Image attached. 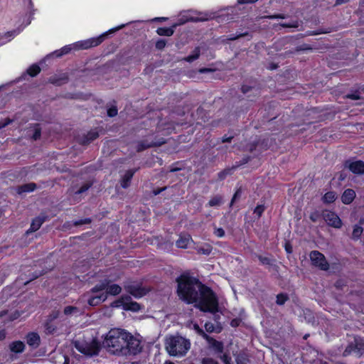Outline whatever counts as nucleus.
Listing matches in <instances>:
<instances>
[{"instance_id": "f257e3e1", "label": "nucleus", "mask_w": 364, "mask_h": 364, "mask_svg": "<svg viewBox=\"0 0 364 364\" xmlns=\"http://www.w3.org/2000/svg\"><path fill=\"white\" fill-rule=\"evenodd\" d=\"M176 282L177 296L185 304H193L203 313L215 314L219 311V301L215 292L189 271L181 273L176 279Z\"/></svg>"}, {"instance_id": "f03ea898", "label": "nucleus", "mask_w": 364, "mask_h": 364, "mask_svg": "<svg viewBox=\"0 0 364 364\" xmlns=\"http://www.w3.org/2000/svg\"><path fill=\"white\" fill-rule=\"evenodd\" d=\"M103 343L107 350L115 355H136L143 348L140 339L120 328H111L107 333Z\"/></svg>"}, {"instance_id": "7ed1b4c3", "label": "nucleus", "mask_w": 364, "mask_h": 364, "mask_svg": "<svg viewBox=\"0 0 364 364\" xmlns=\"http://www.w3.org/2000/svg\"><path fill=\"white\" fill-rule=\"evenodd\" d=\"M126 24H122L120 26H118L117 27L112 28L107 31L103 33L102 34L100 35L99 36L90 38L87 40L78 41L76 43L73 45H67L63 47L61 49L55 50L53 55H54L55 57L59 58L64 55L68 54L71 52L73 49L79 50V49H89L93 47H96L99 45H100L105 39L106 38L112 33H114V32L119 31L124 28Z\"/></svg>"}, {"instance_id": "20e7f679", "label": "nucleus", "mask_w": 364, "mask_h": 364, "mask_svg": "<svg viewBox=\"0 0 364 364\" xmlns=\"http://www.w3.org/2000/svg\"><path fill=\"white\" fill-rule=\"evenodd\" d=\"M166 349L170 355L184 356L191 348V342L180 335L171 336L166 340Z\"/></svg>"}, {"instance_id": "39448f33", "label": "nucleus", "mask_w": 364, "mask_h": 364, "mask_svg": "<svg viewBox=\"0 0 364 364\" xmlns=\"http://www.w3.org/2000/svg\"><path fill=\"white\" fill-rule=\"evenodd\" d=\"M75 348L80 353L92 357L99 354L101 350V345L97 339L94 338L90 342L76 341L75 343Z\"/></svg>"}, {"instance_id": "423d86ee", "label": "nucleus", "mask_w": 364, "mask_h": 364, "mask_svg": "<svg viewBox=\"0 0 364 364\" xmlns=\"http://www.w3.org/2000/svg\"><path fill=\"white\" fill-rule=\"evenodd\" d=\"M208 20V18L206 17H189V16H183L182 17H181L178 20V22L174 23L172 26L171 27H160V28H158L157 30H156V33L159 35V36H171L173 33H174V29L178 26H180V25H183L184 23H186V22H189V21H191V22H199V21H206Z\"/></svg>"}, {"instance_id": "0eeeda50", "label": "nucleus", "mask_w": 364, "mask_h": 364, "mask_svg": "<svg viewBox=\"0 0 364 364\" xmlns=\"http://www.w3.org/2000/svg\"><path fill=\"white\" fill-rule=\"evenodd\" d=\"M166 143V140L164 137L148 136L145 139L137 141L136 150L137 152H141L147 149L160 146Z\"/></svg>"}, {"instance_id": "6e6552de", "label": "nucleus", "mask_w": 364, "mask_h": 364, "mask_svg": "<svg viewBox=\"0 0 364 364\" xmlns=\"http://www.w3.org/2000/svg\"><path fill=\"white\" fill-rule=\"evenodd\" d=\"M311 264L321 270L329 269V264L323 254L318 250H313L309 254Z\"/></svg>"}, {"instance_id": "1a4fd4ad", "label": "nucleus", "mask_w": 364, "mask_h": 364, "mask_svg": "<svg viewBox=\"0 0 364 364\" xmlns=\"http://www.w3.org/2000/svg\"><path fill=\"white\" fill-rule=\"evenodd\" d=\"M124 289L127 293L129 294V296H132L136 299H140L145 295H146L149 289L143 287L142 284H127L124 285Z\"/></svg>"}, {"instance_id": "9d476101", "label": "nucleus", "mask_w": 364, "mask_h": 364, "mask_svg": "<svg viewBox=\"0 0 364 364\" xmlns=\"http://www.w3.org/2000/svg\"><path fill=\"white\" fill-rule=\"evenodd\" d=\"M322 218L330 227L339 229L343 225L341 219L334 211L328 210H323Z\"/></svg>"}, {"instance_id": "9b49d317", "label": "nucleus", "mask_w": 364, "mask_h": 364, "mask_svg": "<svg viewBox=\"0 0 364 364\" xmlns=\"http://www.w3.org/2000/svg\"><path fill=\"white\" fill-rule=\"evenodd\" d=\"M343 165L345 168H348L353 174H364V161L362 160L352 161L348 159L344 161Z\"/></svg>"}, {"instance_id": "f8f14e48", "label": "nucleus", "mask_w": 364, "mask_h": 364, "mask_svg": "<svg viewBox=\"0 0 364 364\" xmlns=\"http://www.w3.org/2000/svg\"><path fill=\"white\" fill-rule=\"evenodd\" d=\"M178 125V123H175L173 122H159L156 127V131L161 135L168 136L173 132H175L176 126Z\"/></svg>"}, {"instance_id": "ddd939ff", "label": "nucleus", "mask_w": 364, "mask_h": 364, "mask_svg": "<svg viewBox=\"0 0 364 364\" xmlns=\"http://www.w3.org/2000/svg\"><path fill=\"white\" fill-rule=\"evenodd\" d=\"M48 220V216L45 213H41V214L34 218L32 220L29 229L26 231V234L28 235L30 233L34 232L40 229L41 225L46 220Z\"/></svg>"}, {"instance_id": "4468645a", "label": "nucleus", "mask_w": 364, "mask_h": 364, "mask_svg": "<svg viewBox=\"0 0 364 364\" xmlns=\"http://www.w3.org/2000/svg\"><path fill=\"white\" fill-rule=\"evenodd\" d=\"M203 336L206 338L210 348L213 350L215 354H221L223 353L224 344L222 341H217L216 339L208 336L204 332H203Z\"/></svg>"}, {"instance_id": "2eb2a0df", "label": "nucleus", "mask_w": 364, "mask_h": 364, "mask_svg": "<svg viewBox=\"0 0 364 364\" xmlns=\"http://www.w3.org/2000/svg\"><path fill=\"white\" fill-rule=\"evenodd\" d=\"M192 117L197 124L201 125L203 123L208 122L209 119V114L204 108L199 107L196 109V113L192 114Z\"/></svg>"}, {"instance_id": "dca6fc26", "label": "nucleus", "mask_w": 364, "mask_h": 364, "mask_svg": "<svg viewBox=\"0 0 364 364\" xmlns=\"http://www.w3.org/2000/svg\"><path fill=\"white\" fill-rule=\"evenodd\" d=\"M99 137V132L96 129L89 131L86 134H83L78 139L81 145H87Z\"/></svg>"}, {"instance_id": "f3484780", "label": "nucleus", "mask_w": 364, "mask_h": 364, "mask_svg": "<svg viewBox=\"0 0 364 364\" xmlns=\"http://www.w3.org/2000/svg\"><path fill=\"white\" fill-rule=\"evenodd\" d=\"M26 343L33 349L37 348L41 344V338L36 332H29L26 336Z\"/></svg>"}, {"instance_id": "a211bd4d", "label": "nucleus", "mask_w": 364, "mask_h": 364, "mask_svg": "<svg viewBox=\"0 0 364 364\" xmlns=\"http://www.w3.org/2000/svg\"><path fill=\"white\" fill-rule=\"evenodd\" d=\"M69 80L68 75L67 73H62L59 75H54L49 77L48 82L55 86H61L67 83Z\"/></svg>"}, {"instance_id": "6ab92c4d", "label": "nucleus", "mask_w": 364, "mask_h": 364, "mask_svg": "<svg viewBox=\"0 0 364 364\" xmlns=\"http://www.w3.org/2000/svg\"><path fill=\"white\" fill-rule=\"evenodd\" d=\"M136 171L137 168H132L125 172L120 181V185L123 188H127L130 186L132 179Z\"/></svg>"}, {"instance_id": "aec40b11", "label": "nucleus", "mask_w": 364, "mask_h": 364, "mask_svg": "<svg viewBox=\"0 0 364 364\" xmlns=\"http://www.w3.org/2000/svg\"><path fill=\"white\" fill-rule=\"evenodd\" d=\"M356 196L355 191L351 188L346 189L341 195V202L345 205L350 204Z\"/></svg>"}, {"instance_id": "412c9836", "label": "nucleus", "mask_w": 364, "mask_h": 364, "mask_svg": "<svg viewBox=\"0 0 364 364\" xmlns=\"http://www.w3.org/2000/svg\"><path fill=\"white\" fill-rule=\"evenodd\" d=\"M111 280L108 278H105L102 280H100L97 284H96L94 287H92L90 291V293L95 294L100 292L103 290L107 291V285L111 283Z\"/></svg>"}, {"instance_id": "4be33fe9", "label": "nucleus", "mask_w": 364, "mask_h": 364, "mask_svg": "<svg viewBox=\"0 0 364 364\" xmlns=\"http://www.w3.org/2000/svg\"><path fill=\"white\" fill-rule=\"evenodd\" d=\"M111 280L108 278H105L102 280H100L97 284H96L94 287H92L90 291V293L95 294L100 292L103 290L107 291V285L111 283Z\"/></svg>"}, {"instance_id": "5701e85b", "label": "nucleus", "mask_w": 364, "mask_h": 364, "mask_svg": "<svg viewBox=\"0 0 364 364\" xmlns=\"http://www.w3.org/2000/svg\"><path fill=\"white\" fill-rule=\"evenodd\" d=\"M9 348L12 353H21L24 351L26 346L21 341H15L9 343Z\"/></svg>"}, {"instance_id": "b1692460", "label": "nucleus", "mask_w": 364, "mask_h": 364, "mask_svg": "<svg viewBox=\"0 0 364 364\" xmlns=\"http://www.w3.org/2000/svg\"><path fill=\"white\" fill-rule=\"evenodd\" d=\"M107 300V295L102 293L100 295L91 296L87 299V304L90 306H97Z\"/></svg>"}, {"instance_id": "393cba45", "label": "nucleus", "mask_w": 364, "mask_h": 364, "mask_svg": "<svg viewBox=\"0 0 364 364\" xmlns=\"http://www.w3.org/2000/svg\"><path fill=\"white\" fill-rule=\"evenodd\" d=\"M122 291V287L117 284H109L107 285V291L105 293H104L105 295H107V297L108 296H117L119 295Z\"/></svg>"}, {"instance_id": "a878e982", "label": "nucleus", "mask_w": 364, "mask_h": 364, "mask_svg": "<svg viewBox=\"0 0 364 364\" xmlns=\"http://www.w3.org/2000/svg\"><path fill=\"white\" fill-rule=\"evenodd\" d=\"M191 240L190 235H180L179 238L176 242V245L178 248L186 249Z\"/></svg>"}, {"instance_id": "bb28decb", "label": "nucleus", "mask_w": 364, "mask_h": 364, "mask_svg": "<svg viewBox=\"0 0 364 364\" xmlns=\"http://www.w3.org/2000/svg\"><path fill=\"white\" fill-rule=\"evenodd\" d=\"M257 258L262 265L273 267L274 268H278V266L275 264L276 260L273 257H264L261 255H256Z\"/></svg>"}, {"instance_id": "cd10ccee", "label": "nucleus", "mask_w": 364, "mask_h": 364, "mask_svg": "<svg viewBox=\"0 0 364 364\" xmlns=\"http://www.w3.org/2000/svg\"><path fill=\"white\" fill-rule=\"evenodd\" d=\"M141 305L134 301H132V299L128 301H125V304L124 306V311H130L132 312H138L141 310Z\"/></svg>"}, {"instance_id": "c85d7f7f", "label": "nucleus", "mask_w": 364, "mask_h": 364, "mask_svg": "<svg viewBox=\"0 0 364 364\" xmlns=\"http://www.w3.org/2000/svg\"><path fill=\"white\" fill-rule=\"evenodd\" d=\"M37 188V185L35 183H28L18 186L17 193L22 194L23 193H31L35 191Z\"/></svg>"}, {"instance_id": "c756f323", "label": "nucleus", "mask_w": 364, "mask_h": 364, "mask_svg": "<svg viewBox=\"0 0 364 364\" xmlns=\"http://www.w3.org/2000/svg\"><path fill=\"white\" fill-rule=\"evenodd\" d=\"M131 299V296L127 294L122 295L119 299L112 301L110 304V306L112 308H120L122 307L124 309V306L125 304V301H128Z\"/></svg>"}, {"instance_id": "7c9ffc66", "label": "nucleus", "mask_w": 364, "mask_h": 364, "mask_svg": "<svg viewBox=\"0 0 364 364\" xmlns=\"http://www.w3.org/2000/svg\"><path fill=\"white\" fill-rule=\"evenodd\" d=\"M41 69L40 66L38 64L34 63V64H32L31 65H30L27 68L26 74L32 77H34L37 76L41 73Z\"/></svg>"}, {"instance_id": "2f4dec72", "label": "nucleus", "mask_w": 364, "mask_h": 364, "mask_svg": "<svg viewBox=\"0 0 364 364\" xmlns=\"http://www.w3.org/2000/svg\"><path fill=\"white\" fill-rule=\"evenodd\" d=\"M336 198V193L334 191H328L322 197V200L326 204H331L333 203Z\"/></svg>"}, {"instance_id": "473e14b6", "label": "nucleus", "mask_w": 364, "mask_h": 364, "mask_svg": "<svg viewBox=\"0 0 364 364\" xmlns=\"http://www.w3.org/2000/svg\"><path fill=\"white\" fill-rule=\"evenodd\" d=\"M200 55V48L199 46H197L194 48L192 53L186 58H184V60L188 63H192L199 58Z\"/></svg>"}, {"instance_id": "72a5a7b5", "label": "nucleus", "mask_w": 364, "mask_h": 364, "mask_svg": "<svg viewBox=\"0 0 364 364\" xmlns=\"http://www.w3.org/2000/svg\"><path fill=\"white\" fill-rule=\"evenodd\" d=\"M363 232V228L359 225H355L352 232V239L353 240H358Z\"/></svg>"}, {"instance_id": "f704fd0d", "label": "nucleus", "mask_w": 364, "mask_h": 364, "mask_svg": "<svg viewBox=\"0 0 364 364\" xmlns=\"http://www.w3.org/2000/svg\"><path fill=\"white\" fill-rule=\"evenodd\" d=\"M213 251V247L210 244H204L203 246L197 248V252L199 254L204 255H209Z\"/></svg>"}, {"instance_id": "c9c22d12", "label": "nucleus", "mask_w": 364, "mask_h": 364, "mask_svg": "<svg viewBox=\"0 0 364 364\" xmlns=\"http://www.w3.org/2000/svg\"><path fill=\"white\" fill-rule=\"evenodd\" d=\"M44 328L46 333L48 334H53L57 330V326L53 323V321L46 320Z\"/></svg>"}, {"instance_id": "e433bc0d", "label": "nucleus", "mask_w": 364, "mask_h": 364, "mask_svg": "<svg viewBox=\"0 0 364 364\" xmlns=\"http://www.w3.org/2000/svg\"><path fill=\"white\" fill-rule=\"evenodd\" d=\"M223 203V197L220 195H217L210 198L208 203V205L210 207L219 206Z\"/></svg>"}, {"instance_id": "4c0bfd02", "label": "nucleus", "mask_w": 364, "mask_h": 364, "mask_svg": "<svg viewBox=\"0 0 364 364\" xmlns=\"http://www.w3.org/2000/svg\"><path fill=\"white\" fill-rule=\"evenodd\" d=\"M289 296L286 293H279L277 295L276 297V303L277 305L282 306L284 305L288 300Z\"/></svg>"}, {"instance_id": "58836bf2", "label": "nucleus", "mask_w": 364, "mask_h": 364, "mask_svg": "<svg viewBox=\"0 0 364 364\" xmlns=\"http://www.w3.org/2000/svg\"><path fill=\"white\" fill-rule=\"evenodd\" d=\"M41 136V127L39 124L34 125V129L31 139L34 141L39 139Z\"/></svg>"}, {"instance_id": "ea45409f", "label": "nucleus", "mask_w": 364, "mask_h": 364, "mask_svg": "<svg viewBox=\"0 0 364 364\" xmlns=\"http://www.w3.org/2000/svg\"><path fill=\"white\" fill-rule=\"evenodd\" d=\"M114 105L107 107V116L109 117H116L118 114V109L116 105V102L114 101Z\"/></svg>"}, {"instance_id": "a19ab883", "label": "nucleus", "mask_w": 364, "mask_h": 364, "mask_svg": "<svg viewBox=\"0 0 364 364\" xmlns=\"http://www.w3.org/2000/svg\"><path fill=\"white\" fill-rule=\"evenodd\" d=\"M259 141V151L260 152L263 151H266L269 149V139H263L262 140L259 139L257 140Z\"/></svg>"}, {"instance_id": "79ce46f5", "label": "nucleus", "mask_w": 364, "mask_h": 364, "mask_svg": "<svg viewBox=\"0 0 364 364\" xmlns=\"http://www.w3.org/2000/svg\"><path fill=\"white\" fill-rule=\"evenodd\" d=\"M78 311V308L73 306H67L64 308L63 310V313L66 316L70 315L73 313H77Z\"/></svg>"}, {"instance_id": "37998d69", "label": "nucleus", "mask_w": 364, "mask_h": 364, "mask_svg": "<svg viewBox=\"0 0 364 364\" xmlns=\"http://www.w3.org/2000/svg\"><path fill=\"white\" fill-rule=\"evenodd\" d=\"M258 146H259V141H254L248 143L246 145L245 150L250 151V153H252L254 151H255L257 149Z\"/></svg>"}, {"instance_id": "c03bdc74", "label": "nucleus", "mask_w": 364, "mask_h": 364, "mask_svg": "<svg viewBox=\"0 0 364 364\" xmlns=\"http://www.w3.org/2000/svg\"><path fill=\"white\" fill-rule=\"evenodd\" d=\"M232 173V169L225 168L218 173V178L220 181L224 180L228 175H230Z\"/></svg>"}, {"instance_id": "a18cd8bd", "label": "nucleus", "mask_w": 364, "mask_h": 364, "mask_svg": "<svg viewBox=\"0 0 364 364\" xmlns=\"http://www.w3.org/2000/svg\"><path fill=\"white\" fill-rule=\"evenodd\" d=\"M264 205H257L253 213L257 215V218H259L265 210Z\"/></svg>"}, {"instance_id": "49530a36", "label": "nucleus", "mask_w": 364, "mask_h": 364, "mask_svg": "<svg viewBox=\"0 0 364 364\" xmlns=\"http://www.w3.org/2000/svg\"><path fill=\"white\" fill-rule=\"evenodd\" d=\"M249 33L248 32H245V33H230L229 36H228V40L230 41H235L241 37H244V36H248Z\"/></svg>"}, {"instance_id": "de8ad7c7", "label": "nucleus", "mask_w": 364, "mask_h": 364, "mask_svg": "<svg viewBox=\"0 0 364 364\" xmlns=\"http://www.w3.org/2000/svg\"><path fill=\"white\" fill-rule=\"evenodd\" d=\"M321 217H322V213L321 214L317 210L311 212L309 215V219L314 223L317 222Z\"/></svg>"}, {"instance_id": "09e8293b", "label": "nucleus", "mask_w": 364, "mask_h": 364, "mask_svg": "<svg viewBox=\"0 0 364 364\" xmlns=\"http://www.w3.org/2000/svg\"><path fill=\"white\" fill-rule=\"evenodd\" d=\"M92 186L91 183H84L77 191H75V194L80 195L87 191Z\"/></svg>"}, {"instance_id": "8fccbe9b", "label": "nucleus", "mask_w": 364, "mask_h": 364, "mask_svg": "<svg viewBox=\"0 0 364 364\" xmlns=\"http://www.w3.org/2000/svg\"><path fill=\"white\" fill-rule=\"evenodd\" d=\"M91 223H92L91 218H84V219H80V220L74 221L73 225L75 226H80V225H82L90 224Z\"/></svg>"}, {"instance_id": "3c124183", "label": "nucleus", "mask_w": 364, "mask_h": 364, "mask_svg": "<svg viewBox=\"0 0 364 364\" xmlns=\"http://www.w3.org/2000/svg\"><path fill=\"white\" fill-rule=\"evenodd\" d=\"M213 234L217 237L221 238L225 236V230L222 228H217L216 226H215Z\"/></svg>"}, {"instance_id": "603ef678", "label": "nucleus", "mask_w": 364, "mask_h": 364, "mask_svg": "<svg viewBox=\"0 0 364 364\" xmlns=\"http://www.w3.org/2000/svg\"><path fill=\"white\" fill-rule=\"evenodd\" d=\"M241 193H242L241 188H239L235 191V192L231 199V201L230 203V207H231L234 204V203L241 196Z\"/></svg>"}, {"instance_id": "864d4df0", "label": "nucleus", "mask_w": 364, "mask_h": 364, "mask_svg": "<svg viewBox=\"0 0 364 364\" xmlns=\"http://www.w3.org/2000/svg\"><path fill=\"white\" fill-rule=\"evenodd\" d=\"M346 98L353 100H359L360 99V92L358 90H355L352 93H348L346 95Z\"/></svg>"}, {"instance_id": "5fc2aeb1", "label": "nucleus", "mask_w": 364, "mask_h": 364, "mask_svg": "<svg viewBox=\"0 0 364 364\" xmlns=\"http://www.w3.org/2000/svg\"><path fill=\"white\" fill-rule=\"evenodd\" d=\"M166 46V41L165 39H159L155 43V47L158 50H162Z\"/></svg>"}, {"instance_id": "6e6d98bb", "label": "nucleus", "mask_w": 364, "mask_h": 364, "mask_svg": "<svg viewBox=\"0 0 364 364\" xmlns=\"http://www.w3.org/2000/svg\"><path fill=\"white\" fill-rule=\"evenodd\" d=\"M59 314H60L59 311H56V310L52 311V312L48 316L47 320L53 321L54 320H55L56 318H58Z\"/></svg>"}, {"instance_id": "4d7b16f0", "label": "nucleus", "mask_w": 364, "mask_h": 364, "mask_svg": "<svg viewBox=\"0 0 364 364\" xmlns=\"http://www.w3.org/2000/svg\"><path fill=\"white\" fill-rule=\"evenodd\" d=\"M242 319L240 318H235L230 321V326L233 328H236L240 326Z\"/></svg>"}, {"instance_id": "13d9d810", "label": "nucleus", "mask_w": 364, "mask_h": 364, "mask_svg": "<svg viewBox=\"0 0 364 364\" xmlns=\"http://www.w3.org/2000/svg\"><path fill=\"white\" fill-rule=\"evenodd\" d=\"M179 164H180L179 161H176V162L172 164L170 166V172L173 173V172L181 171L182 169V168L178 166Z\"/></svg>"}, {"instance_id": "bf43d9fd", "label": "nucleus", "mask_w": 364, "mask_h": 364, "mask_svg": "<svg viewBox=\"0 0 364 364\" xmlns=\"http://www.w3.org/2000/svg\"><path fill=\"white\" fill-rule=\"evenodd\" d=\"M201 364H219L218 361L212 358H203L201 360Z\"/></svg>"}, {"instance_id": "052dcab7", "label": "nucleus", "mask_w": 364, "mask_h": 364, "mask_svg": "<svg viewBox=\"0 0 364 364\" xmlns=\"http://www.w3.org/2000/svg\"><path fill=\"white\" fill-rule=\"evenodd\" d=\"M284 248L287 254H291L293 252L292 245L289 241L285 242Z\"/></svg>"}, {"instance_id": "680f3d73", "label": "nucleus", "mask_w": 364, "mask_h": 364, "mask_svg": "<svg viewBox=\"0 0 364 364\" xmlns=\"http://www.w3.org/2000/svg\"><path fill=\"white\" fill-rule=\"evenodd\" d=\"M250 160H251V156H245L239 162H237V166L245 165V164H247Z\"/></svg>"}, {"instance_id": "e2e57ef3", "label": "nucleus", "mask_w": 364, "mask_h": 364, "mask_svg": "<svg viewBox=\"0 0 364 364\" xmlns=\"http://www.w3.org/2000/svg\"><path fill=\"white\" fill-rule=\"evenodd\" d=\"M253 89H254V87H252V86L247 85H242L240 90L243 94H247V92H249L250 91H251Z\"/></svg>"}, {"instance_id": "0e129e2a", "label": "nucleus", "mask_w": 364, "mask_h": 364, "mask_svg": "<svg viewBox=\"0 0 364 364\" xmlns=\"http://www.w3.org/2000/svg\"><path fill=\"white\" fill-rule=\"evenodd\" d=\"M12 122L13 120L9 118H6L4 121L0 122V129L6 127V126L12 123Z\"/></svg>"}, {"instance_id": "69168bd1", "label": "nucleus", "mask_w": 364, "mask_h": 364, "mask_svg": "<svg viewBox=\"0 0 364 364\" xmlns=\"http://www.w3.org/2000/svg\"><path fill=\"white\" fill-rule=\"evenodd\" d=\"M267 18H269L270 19H284L286 18V16L282 14H277L268 16Z\"/></svg>"}, {"instance_id": "338daca9", "label": "nucleus", "mask_w": 364, "mask_h": 364, "mask_svg": "<svg viewBox=\"0 0 364 364\" xmlns=\"http://www.w3.org/2000/svg\"><path fill=\"white\" fill-rule=\"evenodd\" d=\"M234 138L233 136H228L227 134H225L220 138V141L222 143H230L232 141V139Z\"/></svg>"}, {"instance_id": "774afa93", "label": "nucleus", "mask_w": 364, "mask_h": 364, "mask_svg": "<svg viewBox=\"0 0 364 364\" xmlns=\"http://www.w3.org/2000/svg\"><path fill=\"white\" fill-rule=\"evenodd\" d=\"M220 358L225 364H230V361L231 358H230V357L227 353H223L222 355H220Z\"/></svg>"}]
</instances>
